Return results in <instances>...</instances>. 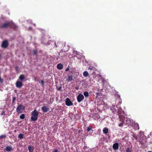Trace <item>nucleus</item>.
<instances>
[{
	"label": "nucleus",
	"mask_w": 152,
	"mask_h": 152,
	"mask_svg": "<svg viewBox=\"0 0 152 152\" xmlns=\"http://www.w3.org/2000/svg\"><path fill=\"white\" fill-rule=\"evenodd\" d=\"M123 124H123V122L121 123L118 125V126L119 127H121V126H122L123 125Z\"/></svg>",
	"instance_id": "34"
},
{
	"label": "nucleus",
	"mask_w": 152,
	"mask_h": 152,
	"mask_svg": "<svg viewBox=\"0 0 152 152\" xmlns=\"http://www.w3.org/2000/svg\"><path fill=\"white\" fill-rule=\"evenodd\" d=\"M1 57V54H0V57Z\"/></svg>",
	"instance_id": "42"
},
{
	"label": "nucleus",
	"mask_w": 152,
	"mask_h": 152,
	"mask_svg": "<svg viewBox=\"0 0 152 152\" xmlns=\"http://www.w3.org/2000/svg\"><path fill=\"white\" fill-rule=\"evenodd\" d=\"M88 75V73L87 71H85L83 72V75L84 77H87Z\"/></svg>",
	"instance_id": "19"
},
{
	"label": "nucleus",
	"mask_w": 152,
	"mask_h": 152,
	"mask_svg": "<svg viewBox=\"0 0 152 152\" xmlns=\"http://www.w3.org/2000/svg\"><path fill=\"white\" fill-rule=\"evenodd\" d=\"M25 78V77L23 75H20L19 77V79L21 80H23Z\"/></svg>",
	"instance_id": "18"
},
{
	"label": "nucleus",
	"mask_w": 152,
	"mask_h": 152,
	"mask_svg": "<svg viewBox=\"0 0 152 152\" xmlns=\"http://www.w3.org/2000/svg\"><path fill=\"white\" fill-rule=\"evenodd\" d=\"M131 121V120H130L129 118H127L126 120V122L127 123H128V124H130V122Z\"/></svg>",
	"instance_id": "30"
},
{
	"label": "nucleus",
	"mask_w": 152,
	"mask_h": 152,
	"mask_svg": "<svg viewBox=\"0 0 152 152\" xmlns=\"http://www.w3.org/2000/svg\"><path fill=\"white\" fill-rule=\"evenodd\" d=\"M117 97L118 98V99H120V100H121V99L120 97V96L119 94H117Z\"/></svg>",
	"instance_id": "33"
},
{
	"label": "nucleus",
	"mask_w": 152,
	"mask_h": 152,
	"mask_svg": "<svg viewBox=\"0 0 152 152\" xmlns=\"http://www.w3.org/2000/svg\"><path fill=\"white\" fill-rule=\"evenodd\" d=\"M20 118L22 119H23L25 118V115L24 114H22L20 116Z\"/></svg>",
	"instance_id": "24"
},
{
	"label": "nucleus",
	"mask_w": 152,
	"mask_h": 152,
	"mask_svg": "<svg viewBox=\"0 0 152 152\" xmlns=\"http://www.w3.org/2000/svg\"><path fill=\"white\" fill-rule=\"evenodd\" d=\"M126 152H132L131 149L129 147L126 148Z\"/></svg>",
	"instance_id": "22"
},
{
	"label": "nucleus",
	"mask_w": 152,
	"mask_h": 152,
	"mask_svg": "<svg viewBox=\"0 0 152 152\" xmlns=\"http://www.w3.org/2000/svg\"><path fill=\"white\" fill-rule=\"evenodd\" d=\"M111 109L112 110V112L114 113H117L116 111V109L115 108V106H113L111 108Z\"/></svg>",
	"instance_id": "12"
},
{
	"label": "nucleus",
	"mask_w": 152,
	"mask_h": 152,
	"mask_svg": "<svg viewBox=\"0 0 152 152\" xmlns=\"http://www.w3.org/2000/svg\"><path fill=\"white\" fill-rule=\"evenodd\" d=\"M119 118H120V121H124V120H122V118H121V117L120 116H119Z\"/></svg>",
	"instance_id": "38"
},
{
	"label": "nucleus",
	"mask_w": 152,
	"mask_h": 152,
	"mask_svg": "<svg viewBox=\"0 0 152 152\" xmlns=\"http://www.w3.org/2000/svg\"><path fill=\"white\" fill-rule=\"evenodd\" d=\"M134 129L135 130H139V126L138 124H135L134 125Z\"/></svg>",
	"instance_id": "17"
},
{
	"label": "nucleus",
	"mask_w": 152,
	"mask_h": 152,
	"mask_svg": "<svg viewBox=\"0 0 152 152\" xmlns=\"http://www.w3.org/2000/svg\"><path fill=\"white\" fill-rule=\"evenodd\" d=\"M12 150V147L11 146L7 145L6 148L4 149V151H6L7 152H10Z\"/></svg>",
	"instance_id": "9"
},
{
	"label": "nucleus",
	"mask_w": 152,
	"mask_h": 152,
	"mask_svg": "<svg viewBox=\"0 0 152 152\" xmlns=\"http://www.w3.org/2000/svg\"><path fill=\"white\" fill-rule=\"evenodd\" d=\"M83 94L86 97H88L89 96L88 93L87 91L84 92Z\"/></svg>",
	"instance_id": "21"
},
{
	"label": "nucleus",
	"mask_w": 152,
	"mask_h": 152,
	"mask_svg": "<svg viewBox=\"0 0 152 152\" xmlns=\"http://www.w3.org/2000/svg\"><path fill=\"white\" fill-rule=\"evenodd\" d=\"M9 45V43L7 40L3 41L2 43L1 46L2 48H7Z\"/></svg>",
	"instance_id": "4"
},
{
	"label": "nucleus",
	"mask_w": 152,
	"mask_h": 152,
	"mask_svg": "<svg viewBox=\"0 0 152 152\" xmlns=\"http://www.w3.org/2000/svg\"><path fill=\"white\" fill-rule=\"evenodd\" d=\"M38 115L39 113L36 110L33 111L31 113V121H36L38 119Z\"/></svg>",
	"instance_id": "1"
},
{
	"label": "nucleus",
	"mask_w": 152,
	"mask_h": 152,
	"mask_svg": "<svg viewBox=\"0 0 152 152\" xmlns=\"http://www.w3.org/2000/svg\"><path fill=\"white\" fill-rule=\"evenodd\" d=\"M1 115H5V111L4 110H3L2 111Z\"/></svg>",
	"instance_id": "35"
},
{
	"label": "nucleus",
	"mask_w": 152,
	"mask_h": 152,
	"mask_svg": "<svg viewBox=\"0 0 152 152\" xmlns=\"http://www.w3.org/2000/svg\"><path fill=\"white\" fill-rule=\"evenodd\" d=\"M84 99V96L81 94H79L77 97V101L79 103L81 102Z\"/></svg>",
	"instance_id": "5"
},
{
	"label": "nucleus",
	"mask_w": 152,
	"mask_h": 152,
	"mask_svg": "<svg viewBox=\"0 0 152 152\" xmlns=\"http://www.w3.org/2000/svg\"><path fill=\"white\" fill-rule=\"evenodd\" d=\"M28 150L29 152H33L34 150V148L33 147H31V146H29L28 147Z\"/></svg>",
	"instance_id": "13"
},
{
	"label": "nucleus",
	"mask_w": 152,
	"mask_h": 152,
	"mask_svg": "<svg viewBox=\"0 0 152 152\" xmlns=\"http://www.w3.org/2000/svg\"><path fill=\"white\" fill-rule=\"evenodd\" d=\"M25 107L22 104L19 105L16 109V112L18 114H21L22 113L24 110L25 109Z\"/></svg>",
	"instance_id": "2"
},
{
	"label": "nucleus",
	"mask_w": 152,
	"mask_h": 152,
	"mask_svg": "<svg viewBox=\"0 0 152 152\" xmlns=\"http://www.w3.org/2000/svg\"><path fill=\"white\" fill-rule=\"evenodd\" d=\"M6 137V135H2L0 136V139H2L5 138Z\"/></svg>",
	"instance_id": "23"
},
{
	"label": "nucleus",
	"mask_w": 152,
	"mask_h": 152,
	"mask_svg": "<svg viewBox=\"0 0 152 152\" xmlns=\"http://www.w3.org/2000/svg\"><path fill=\"white\" fill-rule=\"evenodd\" d=\"M10 21H7L0 25V28H7L9 27Z\"/></svg>",
	"instance_id": "3"
},
{
	"label": "nucleus",
	"mask_w": 152,
	"mask_h": 152,
	"mask_svg": "<svg viewBox=\"0 0 152 152\" xmlns=\"http://www.w3.org/2000/svg\"><path fill=\"white\" fill-rule=\"evenodd\" d=\"M96 94L97 95V96H101L102 93H99V92H97L96 93Z\"/></svg>",
	"instance_id": "27"
},
{
	"label": "nucleus",
	"mask_w": 152,
	"mask_h": 152,
	"mask_svg": "<svg viewBox=\"0 0 152 152\" xmlns=\"http://www.w3.org/2000/svg\"><path fill=\"white\" fill-rule=\"evenodd\" d=\"M53 152H60L57 149H54L53 150Z\"/></svg>",
	"instance_id": "29"
},
{
	"label": "nucleus",
	"mask_w": 152,
	"mask_h": 152,
	"mask_svg": "<svg viewBox=\"0 0 152 152\" xmlns=\"http://www.w3.org/2000/svg\"><path fill=\"white\" fill-rule=\"evenodd\" d=\"M113 147L115 150H117L119 148L118 143H114L113 145Z\"/></svg>",
	"instance_id": "11"
},
{
	"label": "nucleus",
	"mask_w": 152,
	"mask_h": 152,
	"mask_svg": "<svg viewBox=\"0 0 152 152\" xmlns=\"http://www.w3.org/2000/svg\"><path fill=\"white\" fill-rule=\"evenodd\" d=\"M17 67H16V69H17Z\"/></svg>",
	"instance_id": "43"
},
{
	"label": "nucleus",
	"mask_w": 152,
	"mask_h": 152,
	"mask_svg": "<svg viewBox=\"0 0 152 152\" xmlns=\"http://www.w3.org/2000/svg\"><path fill=\"white\" fill-rule=\"evenodd\" d=\"M69 67H67V68L66 69H65V71H69Z\"/></svg>",
	"instance_id": "36"
},
{
	"label": "nucleus",
	"mask_w": 152,
	"mask_h": 152,
	"mask_svg": "<svg viewBox=\"0 0 152 152\" xmlns=\"http://www.w3.org/2000/svg\"><path fill=\"white\" fill-rule=\"evenodd\" d=\"M33 54L34 55H37V50H33Z\"/></svg>",
	"instance_id": "28"
},
{
	"label": "nucleus",
	"mask_w": 152,
	"mask_h": 152,
	"mask_svg": "<svg viewBox=\"0 0 152 152\" xmlns=\"http://www.w3.org/2000/svg\"><path fill=\"white\" fill-rule=\"evenodd\" d=\"M55 44V47H56V48H57L58 46H57V44H56V42H55V44Z\"/></svg>",
	"instance_id": "39"
},
{
	"label": "nucleus",
	"mask_w": 152,
	"mask_h": 152,
	"mask_svg": "<svg viewBox=\"0 0 152 152\" xmlns=\"http://www.w3.org/2000/svg\"><path fill=\"white\" fill-rule=\"evenodd\" d=\"M92 127L91 126H89L87 128V131L88 132H89V131H90V130H91L92 129Z\"/></svg>",
	"instance_id": "25"
},
{
	"label": "nucleus",
	"mask_w": 152,
	"mask_h": 152,
	"mask_svg": "<svg viewBox=\"0 0 152 152\" xmlns=\"http://www.w3.org/2000/svg\"><path fill=\"white\" fill-rule=\"evenodd\" d=\"M65 104L67 106H69L73 105V103L71 101L70 99L68 98L66 99Z\"/></svg>",
	"instance_id": "7"
},
{
	"label": "nucleus",
	"mask_w": 152,
	"mask_h": 152,
	"mask_svg": "<svg viewBox=\"0 0 152 152\" xmlns=\"http://www.w3.org/2000/svg\"><path fill=\"white\" fill-rule=\"evenodd\" d=\"M22 85L23 84L20 81H18L16 82V86L18 88L21 87L22 86Z\"/></svg>",
	"instance_id": "10"
},
{
	"label": "nucleus",
	"mask_w": 152,
	"mask_h": 152,
	"mask_svg": "<svg viewBox=\"0 0 152 152\" xmlns=\"http://www.w3.org/2000/svg\"><path fill=\"white\" fill-rule=\"evenodd\" d=\"M75 89L77 90H78V87H76Z\"/></svg>",
	"instance_id": "40"
},
{
	"label": "nucleus",
	"mask_w": 152,
	"mask_h": 152,
	"mask_svg": "<svg viewBox=\"0 0 152 152\" xmlns=\"http://www.w3.org/2000/svg\"><path fill=\"white\" fill-rule=\"evenodd\" d=\"M148 152H151V151H148Z\"/></svg>",
	"instance_id": "44"
},
{
	"label": "nucleus",
	"mask_w": 152,
	"mask_h": 152,
	"mask_svg": "<svg viewBox=\"0 0 152 152\" xmlns=\"http://www.w3.org/2000/svg\"><path fill=\"white\" fill-rule=\"evenodd\" d=\"M44 81L43 80H42L40 82V84L42 85V86H44Z\"/></svg>",
	"instance_id": "32"
},
{
	"label": "nucleus",
	"mask_w": 152,
	"mask_h": 152,
	"mask_svg": "<svg viewBox=\"0 0 152 152\" xmlns=\"http://www.w3.org/2000/svg\"><path fill=\"white\" fill-rule=\"evenodd\" d=\"M73 80V77L72 76H69L68 78L67 79V80L68 81H71Z\"/></svg>",
	"instance_id": "16"
},
{
	"label": "nucleus",
	"mask_w": 152,
	"mask_h": 152,
	"mask_svg": "<svg viewBox=\"0 0 152 152\" xmlns=\"http://www.w3.org/2000/svg\"><path fill=\"white\" fill-rule=\"evenodd\" d=\"M62 88V87L61 86H60L58 89V90L59 91V90H60Z\"/></svg>",
	"instance_id": "37"
},
{
	"label": "nucleus",
	"mask_w": 152,
	"mask_h": 152,
	"mask_svg": "<svg viewBox=\"0 0 152 152\" xmlns=\"http://www.w3.org/2000/svg\"><path fill=\"white\" fill-rule=\"evenodd\" d=\"M49 108L46 106H43L41 107V110L44 113H46L49 110Z\"/></svg>",
	"instance_id": "8"
},
{
	"label": "nucleus",
	"mask_w": 152,
	"mask_h": 152,
	"mask_svg": "<svg viewBox=\"0 0 152 152\" xmlns=\"http://www.w3.org/2000/svg\"><path fill=\"white\" fill-rule=\"evenodd\" d=\"M9 27L13 29L14 30H16L18 28V26L12 22L10 21Z\"/></svg>",
	"instance_id": "6"
},
{
	"label": "nucleus",
	"mask_w": 152,
	"mask_h": 152,
	"mask_svg": "<svg viewBox=\"0 0 152 152\" xmlns=\"http://www.w3.org/2000/svg\"><path fill=\"white\" fill-rule=\"evenodd\" d=\"M18 137L20 139H23V134L20 133L18 135Z\"/></svg>",
	"instance_id": "20"
},
{
	"label": "nucleus",
	"mask_w": 152,
	"mask_h": 152,
	"mask_svg": "<svg viewBox=\"0 0 152 152\" xmlns=\"http://www.w3.org/2000/svg\"><path fill=\"white\" fill-rule=\"evenodd\" d=\"M63 68V65L61 64H57V68L58 69H61Z\"/></svg>",
	"instance_id": "14"
},
{
	"label": "nucleus",
	"mask_w": 152,
	"mask_h": 152,
	"mask_svg": "<svg viewBox=\"0 0 152 152\" xmlns=\"http://www.w3.org/2000/svg\"><path fill=\"white\" fill-rule=\"evenodd\" d=\"M16 97H13L12 99V103H14L15 101L16 100Z\"/></svg>",
	"instance_id": "31"
},
{
	"label": "nucleus",
	"mask_w": 152,
	"mask_h": 152,
	"mask_svg": "<svg viewBox=\"0 0 152 152\" xmlns=\"http://www.w3.org/2000/svg\"><path fill=\"white\" fill-rule=\"evenodd\" d=\"M94 69H95V68H94V67L90 66L89 67L88 69L89 70H94Z\"/></svg>",
	"instance_id": "26"
},
{
	"label": "nucleus",
	"mask_w": 152,
	"mask_h": 152,
	"mask_svg": "<svg viewBox=\"0 0 152 152\" xmlns=\"http://www.w3.org/2000/svg\"><path fill=\"white\" fill-rule=\"evenodd\" d=\"M108 129L107 128H104L103 129V132L105 134H107L108 133Z\"/></svg>",
	"instance_id": "15"
},
{
	"label": "nucleus",
	"mask_w": 152,
	"mask_h": 152,
	"mask_svg": "<svg viewBox=\"0 0 152 152\" xmlns=\"http://www.w3.org/2000/svg\"><path fill=\"white\" fill-rule=\"evenodd\" d=\"M120 101H120V102H119V103H120V104H121V102H120Z\"/></svg>",
	"instance_id": "41"
}]
</instances>
